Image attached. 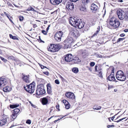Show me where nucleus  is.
<instances>
[{"mask_svg":"<svg viewBox=\"0 0 128 128\" xmlns=\"http://www.w3.org/2000/svg\"><path fill=\"white\" fill-rule=\"evenodd\" d=\"M65 95L67 98L70 99L74 100L75 99V97L74 94L71 92H67L66 93Z\"/></svg>","mask_w":128,"mask_h":128,"instance_id":"12","label":"nucleus"},{"mask_svg":"<svg viewBox=\"0 0 128 128\" xmlns=\"http://www.w3.org/2000/svg\"><path fill=\"white\" fill-rule=\"evenodd\" d=\"M9 36L10 38L14 40H18V38L16 36H13L11 34H10Z\"/></svg>","mask_w":128,"mask_h":128,"instance_id":"27","label":"nucleus"},{"mask_svg":"<svg viewBox=\"0 0 128 128\" xmlns=\"http://www.w3.org/2000/svg\"><path fill=\"white\" fill-rule=\"evenodd\" d=\"M95 64L94 62H90V66L92 67L94 66Z\"/></svg>","mask_w":128,"mask_h":128,"instance_id":"36","label":"nucleus"},{"mask_svg":"<svg viewBox=\"0 0 128 128\" xmlns=\"http://www.w3.org/2000/svg\"><path fill=\"white\" fill-rule=\"evenodd\" d=\"M69 34L71 35L74 38H77L80 35V34L78 30L73 28H70V30Z\"/></svg>","mask_w":128,"mask_h":128,"instance_id":"5","label":"nucleus"},{"mask_svg":"<svg viewBox=\"0 0 128 128\" xmlns=\"http://www.w3.org/2000/svg\"><path fill=\"white\" fill-rule=\"evenodd\" d=\"M40 65V66L41 68H42V69H43L44 68H46V66H44L41 64Z\"/></svg>","mask_w":128,"mask_h":128,"instance_id":"47","label":"nucleus"},{"mask_svg":"<svg viewBox=\"0 0 128 128\" xmlns=\"http://www.w3.org/2000/svg\"><path fill=\"white\" fill-rule=\"evenodd\" d=\"M64 56L65 60L67 62H72L73 60V56L71 54H67L66 55Z\"/></svg>","mask_w":128,"mask_h":128,"instance_id":"13","label":"nucleus"},{"mask_svg":"<svg viewBox=\"0 0 128 128\" xmlns=\"http://www.w3.org/2000/svg\"><path fill=\"white\" fill-rule=\"evenodd\" d=\"M62 102L64 104L66 108L68 109L70 107V105L68 101L66 100H62Z\"/></svg>","mask_w":128,"mask_h":128,"instance_id":"19","label":"nucleus"},{"mask_svg":"<svg viewBox=\"0 0 128 128\" xmlns=\"http://www.w3.org/2000/svg\"><path fill=\"white\" fill-rule=\"evenodd\" d=\"M44 74L47 75H48V74H49L48 72H44Z\"/></svg>","mask_w":128,"mask_h":128,"instance_id":"54","label":"nucleus"},{"mask_svg":"<svg viewBox=\"0 0 128 128\" xmlns=\"http://www.w3.org/2000/svg\"><path fill=\"white\" fill-rule=\"evenodd\" d=\"M47 91L48 94H51L52 92V89L51 85L50 83H48L46 85Z\"/></svg>","mask_w":128,"mask_h":128,"instance_id":"21","label":"nucleus"},{"mask_svg":"<svg viewBox=\"0 0 128 128\" xmlns=\"http://www.w3.org/2000/svg\"><path fill=\"white\" fill-rule=\"evenodd\" d=\"M100 30V27L98 26V28H97V30L96 31V32L94 33L92 36H95L99 32Z\"/></svg>","mask_w":128,"mask_h":128,"instance_id":"31","label":"nucleus"},{"mask_svg":"<svg viewBox=\"0 0 128 128\" xmlns=\"http://www.w3.org/2000/svg\"><path fill=\"white\" fill-rule=\"evenodd\" d=\"M98 66L97 65H96L95 66V71L96 72H98V70H97Z\"/></svg>","mask_w":128,"mask_h":128,"instance_id":"46","label":"nucleus"},{"mask_svg":"<svg viewBox=\"0 0 128 128\" xmlns=\"http://www.w3.org/2000/svg\"><path fill=\"white\" fill-rule=\"evenodd\" d=\"M42 33L43 34L45 35H46L47 34V33L48 32L46 31H45L44 30H42Z\"/></svg>","mask_w":128,"mask_h":128,"instance_id":"37","label":"nucleus"},{"mask_svg":"<svg viewBox=\"0 0 128 128\" xmlns=\"http://www.w3.org/2000/svg\"><path fill=\"white\" fill-rule=\"evenodd\" d=\"M80 60L78 58L75 57L74 58H73V60L72 61V64H78L79 62H80Z\"/></svg>","mask_w":128,"mask_h":128,"instance_id":"16","label":"nucleus"},{"mask_svg":"<svg viewBox=\"0 0 128 128\" xmlns=\"http://www.w3.org/2000/svg\"><path fill=\"white\" fill-rule=\"evenodd\" d=\"M50 26V25H49L48 26V27L46 29V31L48 32V30H49V27Z\"/></svg>","mask_w":128,"mask_h":128,"instance_id":"49","label":"nucleus"},{"mask_svg":"<svg viewBox=\"0 0 128 128\" xmlns=\"http://www.w3.org/2000/svg\"><path fill=\"white\" fill-rule=\"evenodd\" d=\"M117 89H114V92H116L117 91Z\"/></svg>","mask_w":128,"mask_h":128,"instance_id":"63","label":"nucleus"},{"mask_svg":"<svg viewBox=\"0 0 128 128\" xmlns=\"http://www.w3.org/2000/svg\"><path fill=\"white\" fill-rule=\"evenodd\" d=\"M3 90L4 92H9L11 90V88L10 87L8 86H6L5 88H3Z\"/></svg>","mask_w":128,"mask_h":128,"instance_id":"24","label":"nucleus"},{"mask_svg":"<svg viewBox=\"0 0 128 128\" xmlns=\"http://www.w3.org/2000/svg\"><path fill=\"white\" fill-rule=\"evenodd\" d=\"M33 26L34 28H36L37 26L36 24H34V25Z\"/></svg>","mask_w":128,"mask_h":128,"instance_id":"59","label":"nucleus"},{"mask_svg":"<svg viewBox=\"0 0 128 128\" xmlns=\"http://www.w3.org/2000/svg\"><path fill=\"white\" fill-rule=\"evenodd\" d=\"M86 8L84 6L81 7L80 8V10H81L83 11H85L86 10Z\"/></svg>","mask_w":128,"mask_h":128,"instance_id":"35","label":"nucleus"},{"mask_svg":"<svg viewBox=\"0 0 128 128\" xmlns=\"http://www.w3.org/2000/svg\"><path fill=\"white\" fill-rule=\"evenodd\" d=\"M123 1L122 0H119V2H123Z\"/></svg>","mask_w":128,"mask_h":128,"instance_id":"64","label":"nucleus"},{"mask_svg":"<svg viewBox=\"0 0 128 128\" xmlns=\"http://www.w3.org/2000/svg\"><path fill=\"white\" fill-rule=\"evenodd\" d=\"M20 110L18 108H16L13 110V112L16 114H17L19 112H20Z\"/></svg>","mask_w":128,"mask_h":128,"instance_id":"29","label":"nucleus"},{"mask_svg":"<svg viewBox=\"0 0 128 128\" xmlns=\"http://www.w3.org/2000/svg\"><path fill=\"white\" fill-rule=\"evenodd\" d=\"M30 9V10L32 11H34V9L32 8H31Z\"/></svg>","mask_w":128,"mask_h":128,"instance_id":"60","label":"nucleus"},{"mask_svg":"<svg viewBox=\"0 0 128 128\" xmlns=\"http://www.w3.org/2000/svg\"><path fill=\"white\" fill-rule=\"evenodd\" d=\"M124 38H119L117 40V43L120 42L121 41H122L123 40H124Z\"/></svg>","mask_w":128,"mask_h":128,"instance_id":"34","label":"nucleus"},{"mask_svg":"<svg viewBox=\"0 0 128 128\" xmlns=\"http://www.w3.org/2000/svg\"><path fill=\"white\" fill-rule=\"evenodd\" d=\"M107 80L110 81H115L116 82L118 81H116V79L114 74L110 75L107 78Z\"/></svg>","mask_w":128,"mask_h":128,"instance_id":"18","label":"nucleus"},{"mask_svg":"<svg viewBox=\"0 0 128 128\" xmlns=\"http://www.w3.org/2000/svg\"><path fill=\"white\" fill-rule=\"evenodd\" d=\"M114 88L113 86L112 85H108V89L109 90L110 89Z\"/></svg>","mask_w":128,"mask_h":128,"instance_id":"43","label":"nucleus"},{"mask_svg":"<svg viewBox=\"0 0 128 128\" xmlns=\"http://www.w3.org/2000/svg\"><path fill=\"white\" fill-rule=\"evenodd\" d=\"M101 107L100 106H98V107H97L96 108H94V107L93 108V109L94 110H100L101 108Z\"/></svg>","mask_w":128,"mask_h":128,"instance_id":"38","label":"nucleus"},{"mask_svg":"<svg viewBox=\"0 0 128 128\" xmlns=\"http://www.w3.org/2000/svg\"><path fill=\"white\" fill-rule=\"evenodd\" d=\"M115 118V116H114L113 117L111 118V120L113 121L114 120V118Z\"/></svg>","mask_w":128,"mask_h":128,"instance_id":"56","label":"nucleus"},{"mask_svg":"<svg viewBox=\"0 0 128 128\" xmlns=\"http://www.w3.org/2000/svg\"><path fill=\"white\" fill-rule=\"evenodd\" d=\"M125 36V34H122L120 35V36Z\"/></svg>","mask_w":128,"mask_h":128,"instance_id":"55","label":"nucleus"},{"mask_svg":"<svg viewBox=\"0 0 128 128\" xmlns=\"http://www.w3.org/2000/svg\"><path fill=\"white\" fill-rule=\"evenodd\" d=\"M60 48L58 45L50 44L48 48V50L51 52H55L58 51Z\"/></svg>","mask_w":128,"mask_h":128,"instance_id":"8","label":"nucleus"},{"mask_svg":"<svg viewBox=\"0 0 128 128\" xmlns=\"http://www.w3.org/2000/svg\"><path fill=\"white\" fill-rule=\"evenodd\" d=\"M124 32H128V29H126L124 30Z\"/></svg>","mask_w":128,"mask_h":128,"instance_id":"57","label":"nucleus"},{"mask_svg":"<svg viewBox=\"0 0 128 128\" xmlns=\"http://www.w3.org/2000/svg\"><path fill=\"white\" fill-rule=\"evenodd\" d=\"M59 105H57L56 106V107L57 109H58L59 110H60V109L59 108Z\"/></svg>","mask_w":128,"mask_h":128,"instance_id":"52","label":"nucleus"},{"mask_svg":"<svg viewBox=\"0 0 128 128\" xmlns=\"http://www.w3.org/2000/svg\"><path fill=\"white\" fill-rule=\"evenodd\" d=\"M7 83L6 80L1 78H0V87H2L5 85Z\"/></svg>","mask_w":128,"mask_h":128,"instance_id":"14","label":"nucleus"},{"mask_svg":"<svg viewBox=\"0 0 128 128\" xmlns=\"http://www.w3.org/2000/svg\"><path fill=\"white\" fill-rule=\"evenodd\" d=\"M14 5V6L16 7H17V8H19L20 7L19 6H17L16 5L14 4H13Z\"/></svg>","mask_w":128,"mask_h":128,"instance_id":"58","label":"nucleus"},{"mask_svg":"<svg viewBox=\"0 0 128 128\" xmlns=\"http://www.w3.org/2000/svg\"><path fill=\"white\" fill-rule=\"evenodd\" d=\"M26 123L29 124H30L31 123V120H27L26 122Z\"/></svg>","mask_w":128,"mask_h":128,"instance_id":"39","label":"nucleus"},{"mask_svg":"<svg viewBox=\"0 0 128 128\" xmlns=\"http://www.w3.org/2000/svg\"><path fill=\"white\" fill-rule=\"evenodd\" d=\"M63 34V32L62 31H58L54 35L55 40L58 42H60L61 40V37Z\"/></svg>","mask_w":128,"mask_h":128,"instance_id":"11","label":"nucleus"},{"mask_svg":"<svg viewBox=\"0 0 128 128\" xmlns=\"http://www.w3.org/2000/svg\"><path fill=\"white\" fill-rule=\"evenodd\" d=\"M126 118H122V119H120L119 120H118L119 122L122 121V120H123L124 119H125Z\"/></svg>","mask_w":128,"mask_h":128,"instance_id":"53","label":"nucleus"},{"mask_svg":"<svg viewBox=\"0 0 128 128\" xmlns=\"http://www.w3.org/2000/svg\"><path fill=\"white\" fill-rule=\"evenodd\" d=\"M25 90L30 93H33L34 90L35 88V84L34 82H32L29 85H27L24 87Z\"/></svg>","mask_w":128,"mask_h":128,"instance_id":"2","label":"nucleus"},{"mask_svg":"<svg viewBox=\"0 0 128 128\" xmlns=\"http://www.w3.org/2000/svg\"><path fill=\"white\" fill-rule=\"evenodd\" d=\"M40 100L42 104L44 105L46 104L48 102V100L46 98H44Z\"/></svg>","mask_w":128,"mask_h":128,"instance_id":"22","label":"nucleus"},{"mask_svg":"<svg viewBox=\"0 0 128 128\" xmlns=\"http://www.w3.org/2000/svg\"><path fill=\"white\" fill-rule=\"evenodd\" d=\"M17 115L12 112L11 115L12 118L13 119H15L17 116Z\"/></svg>","mask_w":128,"mask_h":128,"instance_id":"30","label":"nucleus"},{"mask_svg":"<svg viewBox=\"0 0 128 128\" xmlns=\"http://www.w3.org/2000/svg\"><path fill=\"white\" fill-rule=\"evenodd\" d=\"M4 13L5 14V15L7 16L8 18L9 19V20L10 21V22L12 23L13 24H14L13 22H12V18L11 17H10V15L9 14L6 13V12H4Z\"/></svg>","mask_w":128,"mask_h":128,"instance_id":"26","label":"nucleus"},{"mask_svg":"<svg viewBox=\"0 0 128 128\" xmlns=\"http://www.w3.org/2000/svg\"><path fill=\"white\" fill-rule=\"evenodd\" d=\"M19 20L20 21H22L24 19V17L23 16H19Z\"/></svg>","mask_w":128,"mask_h":128,"instance_id":"42","label":"nucleus"},{"mask_svg":"<svg viewBox=\"0 0 128 128\" xmlns=\"http://www.w3.org/2000/svg\"><path fill=\"white\" fill-rule=\"evenodd\" d=\"M62 1V0H50L51 3L54 5L59 4Z\"/></svg>","mask_w":128,"mask_h":128,"instance_id":"17","label":"nucleus"},{"mask_svg":"<svg viewBox=\"0 0 128 128\" xmlns=\"http://www.w3.org/2000/svg\"><path fill=\"white\" fill-rule=\"evenodd\" d=\"M96 57L97 58H101L102 56L101 55L98 54H96Z\"/></svg>","mask_w":128,"mask_h":128,"instance_id":"41","label":"nucleus"},{"mask_svg":"<svg viewBox=\"0 0 128 128\" xmlns=\"http://www.w3.org/2000/svg\"><path fill=\"white\" fill-rule=\"evenodd\" d=\"M22 78L24 80V81L26 83H29L30 82L29 80V78L28 76L26 75H24Z\"/></svg>","mask_w":128,"mask_h":128,"instance_id":"20","label":"nucleus"},{"mask_svg":"<svg viewBox=\"0 0 128 128\" xmlns=\"http://www.w3.org/2000/svg\"><path fill=\"white\" fill-rule=\"evenodd\" d=\"M116 77L117 79L119 80L123 81L126 79V77L124 75L123 72L121 70L118 71L116 72Z\"/></svg>","mask_w":128,"mask_h":128,"instance_id":"3","label":"nucleus"},{"mask_svg":"<svg viewBox=\"0 0 128 128\" xmlns=\"http://www.w3.org/2000/svg\"><path fill=\"white\" fill-rule=\"evenodd\" d=\"M55 82L57 84H60L59 80L57 79L56 80H55Z\"/></svg>","mask_w":128,"mask_h":128,"instance_id":"40","label":"nucleus"},{"mask_svg":"<svg viewBox=\"0 0 128 128\" xmlns=\"http://www.w3.org/2000/svg\"><path fill=\"white\" fill-rule=\"evenodd\" d=\"M72 72L76 73L78 72V68H74L72 69Z\"/></svg>","mask_w":128,"mask_h":128,"instance_id":"32","label":"nucleus"},{"mask_svg":"<svg viewBox=\"0 0 128 128\" xmlns=\"http://www.w3.org/2000/svg\"><path fill=\"white\" fill-rule=\"evenodd\" d=\"M116 13L119 18L121 20H123L124 18L125 19H128V14H125V13L122 10H118Z\"/></svg>","mask_w":128,"mask_h":128,"instance_id":"7","label":"nucleus"},{"mask_svg":"<svg viewBox=\"0 0 128 128\" xmlns=\"http://www.w3.org/2000/svg\"><path fill=\"white\" fill-rule=\"evenodd\" d=\"M70 24L72 26L77 27L79 29H81L83 28L84 25V22L82 20L77 19L72 17L70 18L69 20Z\"/></svg>","mask_w":128,"mask_h":128,"instance_id":"1","label":"nucleus"},{"mask_svg":"<svg viewBox=\"0 0 128 128\" xmlns=\"http://www.w3.org/2000/svg\"><path fill=\"white\" fill-rule=\"evenodd\" d=\"M126 74L127 78H128V70L126 71Z\"/></svg>","mask_w":128,"mask_h":128,"instance_id":"51","label":"nucleus"},{"mask_svg":"<svg viewBox=\"0 0 128 128\" xmlns=\"http://www.w3.org/2000/svg\"><path fill=\"white\" fill-rule=\"evenodd\" d=\"M19 106V104H15L14 105H10V107L11 108H17Z\"/></svg>","mask_w":128,"mask_h":128,"instance_id":"28","label":"nucleus"},{"mask_svg":"<svg viewBox=\"0 0 128 128\" xmlns=\"http://www.w3.org/2000/svg\"><path fill=\"white\" fill-rule=\"evenodd\" d=\"M73 42V38L72 37L68 36L64 42V48H67L70 47V44Z\"/></svg>","mask_w":128,"mask_h":128,"instance_id":"6","label":"nucleus"},{"mask_svg":"<svg viewBox=\"0 0 128 128\" xmlns=\"http://www.w3.org/2000/svg\"><path fill=\"white\" fill-rule=\"evenodd\" d=\"M3 118L0 120V126H2L8 122L9 120L8 116L4 114L3 115Z\"/></svg>","mask_w":128,"mask_h":128,"instance_id":"10","label":"nucleus"},{"mask_svg":"<svg viewBox=\"0 0 128 128\" xmlns=\"http://www.w3.org/2000/svg\"><path fill=\"white\" fill-rule=\"evenodd\" d=\"M98 73L100 75V77H102V69L100 68H98Z\"/></svg>","mask_w":128,"mask_h":128,"instance_id":"25","label":"nucleus"},{"mask_svg":"<svg viewBox=\"0 0 128 128\" xmlns=\"http://www.w3.org/2000/svg\"><path fill=\"white\" fill-rule=\"evenodd\" d=\"M9 5L10 6H12V7H14V6H12V4H10Z\"/></svg>","mask_w":128,"mask_h":128,"instance_id":"62","label":"nucleus"},{"mask_svg":"<svg viewBox=\"0 0 128 128\" xmlns=\"http://www.w3.org/2000/svg\"><path fill=\"white\" fill-rule=\"evenodd\" d=\"M0 58L1 60H3L4 62H5L6 61V59H5L4 58H3L2 57L0 56Z\"/></svg>","mask_w":128,"mask_h":128,"instance_id":"45","label":"nucleus"},{"mask_svg":"<svg viewBox=\"0 0 128 128\" xmlns=\"http://www.w3.org/2000/svg\"><path fill=\"white\" fill-rule=\"evenodd\" d=\"M29 102L30 104L34 108H35V106L32 103H31V102Z\"/></svg>","mask_w":128,"mask_h":128,"instance_id":"50","label":"nucleus"},{"mask_svg":"<svg viewBox=\"0 0 128 128\" xmlns=\"http://www.w3.org/2000/svg\"><path fill=\"white\" fill-rule=\"evenodd\" d=\"M39 41H40V42H43L44 43V41H42V40H41V39L40 38V36H39Z\"/></svg>","mask_w":128,"mask_h":128,"instance_id":"48","label":"nucleus"},{"mask_svg":"<svg viewBox=\"0 0 128 128\" xmlns=\"http://www.w3.org/2000/svg\"><path fill=\"white\" fill-rule=\"evenodd\" d=\"M52 116H51L50 118H49L48 119V121L51 118H52Z\"/></svg>","mask_w":128,"mask_h":128,"instance_id":"61","label":"nucleus"},{"mask_svg":"<svg viewBox=\"0 0 128 128\" xmlns=\"http://www.w3.org/2000/svg\"><path fill=\"white\" fill-rule=\"evenodd\" d=\"M46 93L44 86L40 85L38 87L36 90V94L38 96L43 95Z\"/></svg>","mask_w":128,"mask_h":128,"instance_id":"9","label":"nucleus"},{"mask_svg":"<svg viewBox=\"0 0 128 128\" xmlns=\"http://www.w3.org/2000/svg\"><path fill=\"white\" fill-rule=\"evenodd\" d=\"M110 24L114 28L118 27L120 24V22L115 18L112 17L109 21Z\"/></svg>","mask_w":128,"mask_h":128,"instance_id":"4","label":"nucleus"},{"mask_svg":"<svg viewBox=\"0 0 128 128\" xmlns=\"http://www.w3.org/2000/svg\"><path fill=\"white\" fill-rule=\"evenodd\" d=\"M98 8V6L94 4H92L91 6L90 9L92 10L93 11H96L97 10Z\"/></svg>","mask_w":128,"mask_h":128,"instance_id":"23","label":"nucleus"},{"mask_svg":"<svg viewBox=\"0 0 128 128\" xmlns=\"http://www.w3.org/2000/svg\"><path fill=\"white\" fill-rule=\"evenodd\" d=\"M84 5H86L89 2V0H82Z\"/></svg>","mask_w":128,"mask_h":128,"instance_id":"33","label":"nucleus"},{"mask_svg":"<svg viewBox=\"0 0 128 128\" xmlns=\"http://www.w3.org/2000/svg\"><path fill=\"white\" fill-rule=\"evenodd\" d=\"M66 7L70 10H72L74 8V5L72 2H68L66 4Z\"/></svg>","mask_w":128,"mask_h":128,"instance_id":"15","label":"nucleus"},{"mask_svg":"<svg viewBox=\"0 0 128 128\" xmlns=\"http://www.w3.org/2000/svg\"><path fill=\"white\" fill-rule=\"evenodd\" d=\"M114 126V125H108L107 127L108 128H109L110 127H113Z\"/></svg>","mask_w":128,"mask_h":128,"instance_id":"44","label":"nucleus"}]
</instances>
